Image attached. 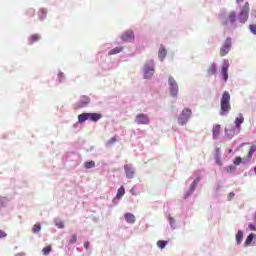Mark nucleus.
Returning <instances> with one entry per match:
<instances>
[{
	"mask_svg": "<svg viewBox=\"0 0 256 256\" xmlns=\"http://www.w3.org/2000/svg\"><path fill=\"white\" fill-rule=\"evenodd\" d=\"M243 243V231L239 230L236 234V244L241 245Z\"/></svg>",
	"mask_w": 256,
	"mask_h": 256,
	"instance_id": "19",
	"label": "nucleus"
},
{
	"mask_svg": "<svg viewBox=\"0 0 256 256\" xmlns=\"http://www.w3.org/2000/svg\"><path fill=\"white\" fill-rule=\"evenodd\" d=\"M39 39H41V36L39 34H34L30 36L29 38L30 45H33V43H36V41H39Z\"/></svg>",
	"mask_w": 256,
	"mask_h": 256,
	"instance_id": "23",
	"label": "nucleus"
},
{
	"mask_svg": "<svg viewBox=\"0 0 256 256\" xmlns=\"http://www.w3.org/2000/svg\"><path fill=\"white\" fill-rule=\"evenodd\" d=\"M124 218H125V221L130 224H133L136 221L135 215L131 213L124 214Z\"/></svg>",
	"mask_w": 256,
	"mask_h": 256,
	"instance_id": "15",
	"label": "nucleus"
},
{
	"mask_svg": "<svg viewBox=\"0 0 256 256\" xmlns=\"http://www.w3.org/2000/svg\"><path fill=\"white\" fill-rule=\"evenodd\" d=\"M253 237L254 235L253 234H250L246 240H245V243H244V247H249V245H251V243H253Z\"/></svg>",
	"mask_w": 256,
	"mask_h": 256,
	"instance_id": "26",
	"label": "nucleus"
},
{
	"mask_svg": "<svg viewBox=\"0 0 256 256\" xmlns=\"http://www.w3.org/2000/svg\"><path fill=\"white\" fill-rule=\"evenodd\" d=\"M231 45L232 40L231 38H227L223 44V46L220 48V57H225V55L229 54V51H231Z\"/></svg>",
	"mask_w": 256,
	"mask_h": 256,
	"instance_id": "6",
	"label": "nucleus"
},
{
	"mask_svg": "<svg viewBox=\"0 0 256 256\" xmlns=\"http://www.w3.org/2000/svg\"><path fill=\"white\" fill-rule=\"evenodd\" d=\"M191 115H193V112L190 108H185L180 116L178 117V123L179 125H186V123L191 119Z\"/></svg>",
	"mask_w": 256,
	"mask_h": 256,
	"instance_id": "4",
	"label": "nucleus"
},
{
	"mask_svg": "<svg viewBox=\"0 0 256 256\" xmlns=\"http://www.w3.org/2000/svg\"><path fill=\"white\" fill-rule=\"evenodd\" d=\"M117 143V137L114 136L110 140L107 141V145H115Z\"/></svg>",
	"mask_w": 256,
	"mask_h": 256,
	"instance_id": "34",
	"label": "nucleus"
},
{
	"mask_svg": "<svg viewBox=\"0 0 256 256\" xmlns=\"http://www.w3.org/2000/svg\"><path fill=\"white\" fill-rule=\"evenodd\" d=\"M122 41H125L126 43H132V41H135V34L132 30H126L122 36Z\"/></svg>",
	"mask_w": 256,
	"mask_h": 256,
	"instance_id": "9",
	"label": "nucleus"
},
{
	"mask_svg": "<svg viewBox=\"0 0 256 256\" xmlns=\"http://www.w3.org/2000/svg\"><path fill=\"white\" fill-rule=\"evenodd\" d=\"M254 221H256V212H255V214H254Z\"/></svg>",
	"mask_w": 256,
	"mask_h": 256,
	"instance_id": "44",
	"label": "nucleus"
},
{
	"mask_svg": "<svg viewBox=\"0 0 256 256\" xmlns=\"http://www.w3.org/2000/svg\"><path fill=\"white\" fill-rule=\"evenodd\" d=\"M84 247H85V249H89V242H85Z\"/></svg>",
	"mask_w": 256,
	"mask_h": 256,
	"instance_id": "41",
	"label": "nucleus"
},
{
	"mask_svg": "<svg viewBox=\"0 0 256 256\" xmlns=\"http://www.w3.org/2000/svg\"><path fill=\"white\" fill-rule=\"evenodd\" d=\"M248 227H249L250 231H256L255 225L249 224Z\"/></svg>",
	"mask_w": 256,
	"mask_h": 256,
	"instance_id": "40",
	"label": "nucleus"
},
{
	"mask_svg": "<svg viewBox=\"0 0 256 256\" xmlns=\"http://www.w3.org/2000/svg\"><path fill=\"white\" fill-rule=\"evenodd\" d=\"M123 195H125V187L121 186L117 191L116 199H121Z\"/></svg>",
	"mask_w": 256,
	"mask_h": 256,
	"instance_id": "25",
	"label": "nucleus"
},
{
	"mask_svg": "<svg viewBox=\"0 0 256 256\" xmlns=\"http://www.w3.org/2000/svg\"><path fill=\"white\" fill-rule=\"evenodd\" d=\"M207 73L209 77H211V75H217V64H211L207 70Z\"/></svg>",
	"mask_w": 256,
	"mask_h": 256,
	"instance_id": "14",
	"label": "nucleus"
},
{
	"mask_svg": "<svg viewBox=\"0 0 256 256\" xmlns=\"http://www.w3.org/2000/svg\"><path fill=\"white\" fill-rule=\"evenodd\" d=\"M7 235V233L3 230H0V239H3V237H5Z\"/></svg>",
	"mask_w": 256,
	"mask_h": 256,
	"instance_id": "38",
	"label": "nucleus"
},
{
	"mask_svg": "<svg viewBox=\"0 0 256 256\" xmlns=\"http://www.w3.org/2000/svg\"><path fill=\"white\" fill-rule=\"evenodd\" d=\"M197 183H199V178H196L193 183L191 184L190 191L193 193L195 191V188L197 187Z\"/></svg>",
	"mask_w": 256,
	"mask_h": 256,
	"instance_id": "32",
	"label": "nucleus"
},
{
	"mask_svg": "<svg viewBox=\"0 0 256 256\" xmlns=\"http://www.w3.org/2000/svg\"><path fill=\"white\" fill-rule=\"evenodd\" d=\"M229 111H231V94L224 91L220 100V115H229Z\"/></svg>",
	"mask_w": 256,
	"mask_h": 256,
	"instance_id": "1",
	"label": "nucleus"
},
{
	"mask_svg": "<svg viewBox=\"0 0 256 256\" xmlns=\"http://www.w3.org/2000/svg\"><path fill=\"white\" fill-rule=\"evenodd\" d=\"M85 169H93L95 167V161L91 160L89 162L84 163Z\"/></svg>",
	"mask_w": 256,
	"mask_h": 256,
	"instance_id": "27",
	"label": "nucleus"
},
{
	"mask_svg": "<svg viewBox=\"0 0 256 256\" xmlns=\"http://www.w3.org/2000/svg\"><path fill=\"white\" fill-rule=\"evenodd\" d=\"M27 15L29 17H35V9H33V8L28 9Z\"/></svg>",
	"mask_w": 256,
	"mask_h": 256,
	"instance_id": "35",
	"label": "nucleus"
},
{
	"mask_svg": "<svg viewBox=\"0 0 256 256\" xmlns=\"http://www.w3.org/2000/svg\"><path fill=\"white\" fill-rule=\"evenodd\" d=\"M229 197H230V199H233V197H235V194L234 193H230Z\"/></svg>",
	"mask_w": 256,
	"mask_h": 256,
	"instance_id": "42",
	"label": "nucleus"
},
{
	"mask_svg": "<svg viewBox=\"0 0 256 256\" xmlns=\"http://www.w3.org/2000/svg\"><path fill=\"white\" fill-rule=\"evenodd\" d=\"M155 74V66L153 65V62L151 64H146L144 66V79H151L153 75Z\"/></svg>",
	"mask_w": 256,
	"mask_h": 256,
	"instance_id": "7",
	"label": "nucleus"
},
{
	"mask_svg": "<svg viewBox=\"0 0 256 256\" xmlns=\"http://www.w3.org/2000/svg\"><path fill=\"white\" fill-rule=\"evenodd\" d=\"M89 103V98H85V101L82 102V104L80 105V107H83L85 105H87Z\"/></svg>",
	"mask_w": 256,
	"mask_h": 256,
	"instance_id": "39",
	"label": "nucleus"
},
{
	"mask_svg": "<svg viewBox=\"0 0 256 256\" xmlns=\"http://www.w3.org/2000/svg\"><path fill=\"white\" fill-rule=\"evenodd\" d=\"M135 122L138 125H149V123H151V120L149 119V116L147 114H138L135 118Z\"/></svg>",
	"mask_w": 256,
	"mask_h": 256,
	"instance_id": "8",
	"label": "nucleus"
},
{
	"mask_svg": "<svg viewBox=\"0 0 256 256\" xmlns=\"http://www.w3.org/2000/svg\"><path fill=\"white\" fill-rule=\"evenodd\" d=\"M54 223L56 225V227H58V229H65V224L63 223V221L59 218H56L54 220Z\"/></svg>",
	"mask_w": 256,
	"mask_h": 256,
	"instance_id": "21",
	"label": "nucleus"
},
{
	"mask_svg": "<svg viewBox=\"0 0 256 256\" xmlns=\"http://www.w3.org/2000/svg\"><path fill=\"white\" fill-rule=\"evenodd\" d=\"M38 17L41 21H43V19H47V10L45 9H41L39 12H38Z\"/></svg>",
	"mask_w": 256,
	"mask_h": 256,
	"instance_id": "22",
	"label": "nucleus"
},
{
	"mask_svg": "<svg viewBox=\"0 0 256 256\" xmlns=\"http://www.w3.org/2000/svg\"><path fill=\"white\" fill-rule=\"evenodd\" d=\"M212 131H213L214 139H217V137H219V133H221V125H219V124L214 125Z\"/></svg>",
	"mask_w": 256,
	"mask_h": 256,
	"instance_id": "16",
	"label": "nucleus"
},
{
	"mask_svg": "<svg viewBox=\"0 0 256 256\" xmlns=\"http://www.w3.org/2000/svg\"><path fill=\"white\" fill-rule=\"evenodd\" d=\"M41 231V224H34L32 227V233H39Z\"/></svg>",
	"mask_w": 256,
	"mask_h": 256,
	"instance_id": "31",
	"label": "nucleus"
},
{
	"mask_svg": "<svg viewBox=\"0 0 256 256\" xmlns=\"http://www.w3.org/2000/svg\"><path fill=\"white\" fill-rule=\"evenodd\" d=\"M124 171L126 173L127 179H133L135 177V168H133V166L130 164L124 165Z\"/></svg>",
	"mask_w": 256,
	"mask_h": 256,
	"instance_id": "11",
	"label": "nucleus"
},
{
	"mask_svg": "<svg viewBox=\"0 0 256 256\" xmlns=\"http://www.w3.org/2000/svg\"><path fill=\"white\" fill-rule=\"evenodd\" d=\"M69 243L73 244V243H77V235L73 234L69 240Z\"/></svg>",
	"mask_w": 256,
	"mask_h": 256,
	"instance_id": "37",
	"label": "nucleus"
},
{
	"mask_svg": "<svg viewBox=\"0 0 256 256\" xmlns=\"http://www.w3.org/2000/svg\"><path fill=\"white\" fill-rule=\"evenodd\" d=\"M245 121V118H243V114H240L239 117L235 119V126L237 129L241 128V124Z\"/></svg>",
	"mask_w": 256,
	"mask_h": 256,
	"instance_id": "17",
	"label": "nucleus"
},
{
	"mask_svg": "<svg viewBox=\"0 0 256 256\" xmlns=\"http://www.w3.org/2000/svg\"><path fill=\"white\" fill-rule=\"evenodd\" d=\"M249 29H250L251 33H253V35H256V24H251L249 26Z\"/></svg>",
	"mask_w": 256,
	"mask_h": 256,
	"instance_id": "36",
	"label": "nucleus"
},
{
	"mask_svg": "<svg viewBox=\"0 0 256 256\" xmlns=\"http://www.w3.org/2000/svg\"><path fill=\"white\" fill-rule=\"evenodd\" d=\"M219 18L222 19L223 25H227V23H235V20L237 19V14L235 12H231L228 15V20H224L223 14H220Z\"/></svg>",
	"mask_w": 256,
	"mask_h": 256,
	"instance_id": "12",
	"label": "nucleus"
},
{
	"mask_svg": "<svg viewBox=\"0 0 256 256\" xmlns=\"http://www.w3.org/2000/svg\"><path fill=\"white\" fill-rule=\"evenodd\" d=\"M256 147L251 146L248 155L246 158H241V156H238L234 159L233 164L238 167V165H241L242 163H249L251 161V157H253V153H255Z\"/></svg>",
	"mask_w": 256,
	"mask_h": 256,
	"instance_id": "3",
	"label": "nucleus"
},
{
	"mask_svg": "<svg viewBox=\"0 0 256 256\" xmlns=\"http://www.w3.org/2000/svg\"><path fill=\"white\" fill-rule=\"evenodd\" d=\"M158 57H159L160 61H163V59H165V57H167V49H165L164 45L160 46Z\"/></svg>",
	"mask_w": 256,
	"mask_h": 256,
	"instance_id": "13",
	"label": "nucleus"
},
{
	"mask_svg": "<svg viewBox=\"0 0 256 256\" xmlns=\"http://www.w3.org/2000/svg\"><path fill=\"white\" fill-rule=\"evenodd\" d=\"M226 173H235L237 171V167L230 165L224 168Z\"/></svg>",
	"mask_w": 256,
	"mask_h": 256,
	"instance_id": "28",
	"label": "nucleus"
},
{
	"mask_svg": "<svg viewBox=\"0 0 256 256\" xmlns=\"http://www.w3.org/2000/svg\"><path fill=\"white\" fill-rule=\"evenodd\" d=\"M166 245H167V241L165 240H159L157 242V246L159 247V249H165Z\"/></svg>",
	"mask_w": 256,
	"mask_h": 256,
	"instance_id": "30",
	"label": "nucleus"
},
{
	"mask_svg": "<svg viewBox=\"0 0 256 256\" xmlns=\"http://www.w3.org/2000/svg\"><path fill=\"white\" fill-rule=\"evenodd\" d=\"M236 3H243V0H236Z\"/></svg>",
	"mask_w": 256,
	"mask_h": 256,
	"instance_id": "43",
	"label": "nucleus"
},
{
	"mask_svg": "<svg viewBox=\"0 0 256 256\" xmlns=\"http://www.w3.org/2000/svg\"><path fill=\"white\" fill-rule=\"evenodd\" d=\"M103 115L99 113H82L78 115V122L79 123H85V121H93L94 123H97Z\"/></svg>",
	"mask_w": 256,
	"mask_h": 256,
	"instance_id": "2",
	"label": "nucleus"
},
{
	"mask_svg": "<svg viewBox=\"0 0 256 256\" xmlns=\"http://www.w3.org/2000/svg\"><path fill=\"white\" fill-rule=\"evenodd\" d=\"M216 153H217V155H216V158H215V163H216V165L221 167V165H223V162H221V156H220L221 151L219 149H217Z\"/></svg>",
	"mask_w": 256,
	"mask_h": 256,
	"instance_id": "20",
	"label": "nucleus"
},
{
	"mask_svg": "<svg viewBox=\"0 0 256 256\" xmlns=\"http://www.w3.org/2000/svg\"><path fill=\"white\" fill-rule=\"evenodd\" d=\"M238 19L240 23H247V19H249V2H246L242 7Z\"/></svg>",
	"mask_w": 256,
	"mask_h": 256,
	"instance_id": "5",
	"label": "nucleus"
},
{
	"mask_svg": "<svg viewBox=\"0 0 256 256\" xmlns=\"http://www.w3.org/2000/svg\"><path fill=\"white\" fill-rule=\"evenodd\" d=\"M168 83H169L170 87H175V86H177V81H176L175 78H173L172 76H170V77L168 78Z\"/></svg>",
	"mask_w": 256,
	"mask_h": 256,
	"instance_id": "29",
	"label": "nucleus"
},
{
	"mask_svg": "<svg viewBox=\"0 0 256 256\" xmlns=\"http://www.w3.org/2000/svg\"><path fill=\"white\" fill-rule=\"evenodd\" d=\"M221 75L223 76L224 81H227L229 79V60L223 61Z\"/></svg>",
	"mask_w": 256,
	"mask_h": 256,
	"instance_id": "10",
	"label": "nucleus"
},
{
	"mask_svg": "<svg viewBox=\"0 0 256 256\" xmlns=\"http://www.w3.org/2000/svg\"><path fill=\"white\" fill-rule=\"evenodd\" d=\"M121 51H123V47H116L110 50L108 55H117L118 53H121Z\"/></svg>",
	"mask_w": 256,
	"mask_h": 256,
	"instance_id": "24",
	"label": "nucleus"
},
{
	"mask_svg": "<svg viewBox=\"0 0 256 256\" xmlns=\"http://www.w3.org/2000/svg\"><path fill=\"white\" fill-rule=\"evenodd\" d=\"M253 13H255V15H256V10H254Z\"/></svg>",
	"mask_w": 256,
	"mask_h": 256,
	"instance_id": "45",
	"label": "nucleus"
},
{
	"mask_svg": "<svg viewBox=\"0 0 256 256\" xmlns=\"http://www.w3.org/2000/svg\"><path fill=\"white\" fill-rule=\"evenodd\" d=\"M52 247L51 245L46 246L42 249L43 255H49V253H51Z\"/></svg>",
	"mask_w": 256,
	"mask_h": 256,
	"instance_id": "33",
	"label": "nucleus"
},
{
	"mask_svg": "<svg viewBox=\"0 0 256 256\" xmlns=\"http://www.w3.org/2000/svg\"><path fill=\"white\" fill-rule=\"evenodd\" d=\"M170 94L172 95V97H177V95L179 94V85L170 86Z\"/></svg>",
	"mask_w": 256,
	"mask_h": 256,
	"instance_id": "18",
	"label": "nucleus"
}]
</instances>
